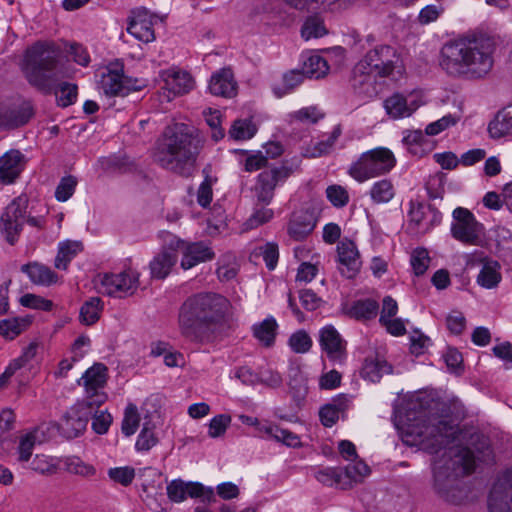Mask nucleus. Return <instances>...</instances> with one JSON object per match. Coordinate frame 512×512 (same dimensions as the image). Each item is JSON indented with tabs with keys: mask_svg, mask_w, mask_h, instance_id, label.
<instances>
[{
	"mask_svg": "<svg viewBox=\"0 0 512 512\" xmlns=\"http://www.w3.org/2000/svg\"><path fill=\"white\" fill-rule=\"evenodd\" d=\"M232 305L223 295L200 292L189 296L180 306V333L194 342H208L226 327Z\"/></svg>",
	"mask_w": 512,
	"mask_h": 512,
	"instance_id": "obj_1",
	"label": "nucleus"
},
{
	"mask_svg": "<svg viewBox=\"0 0 512 512\" xmlns=\"http://www.w3.org/2000/svg\"><path fill=\"white\" fill-rule=\"evenodd\" d=\"M493 54L494 44L489 38H459L442 46L439 66L451 78L479 80L492 70Z\"/></svg>",
	"mask_w": 512,
	"mask_h": 512,
	"instance_id": "obj_2",
	"label": "nucleus"
},
{
	"mask_svg": "<svg viewBox=\"0 0 512 512\" xmlns=\"http://www.w3.org/2000/svg\"><path fill=\"white\" fill-rule=\"evenodd\" d=\"M21 69L27 82L44 94H51L59 80L71 77L61 48L51 41H38L29 46L24 52Z\"/></svg>",
	"mask_w": 512,
	"mask_h": 512,
	"instance_id": "obj_3",
	"label": "nucleus"
},
{
	"mask_svg": "<svg viewBox=\"0 0 512 512\" xmlns=\"http://www.w3.org/2000/svg\"><path fill=\"white\" fill-rule=\"evenodd\" d=\"M404 72L402 59L396 49L389 45H377L354 66L352 86L358 94L373 98L380 90L377 77L397 81Z\"/></svg>",
	"mask_w": 512,
	"mask_h": 512,
	"instance_id": "obj_4",
	"label": "nucleus"
},
{
	"mask_svg": "<svg viewBox=\"0 0 512 512\" xmlns=\"http://www.w3.org/2000/svg\"><path fill=\"white\" fill-rule=\"evenodd\" d=\"M459 429L451 420L421 408L406 414L403 427L404 442L410 446H420L431 454L446 448L458 436Z\"/></svg>",
	"mask_w": 512,
	"mask_h": 512,
	"instance_id": "obj_5",
	"label": "nucleus"
},
{
	"mask_svg": "<svg viewBox=\"0 0 512 512\" xmlns=\"http://www.w3.org/2000/svg\"><path fill=\"white\" fill-rule=\"evenodd\" d=\"M475 457L468 448H450L433 462V489L444 501L459 504L466 497L461 478L474 471Z\"/></svg>",
	"mask_w": 512,
	"mask_h": 512,
	"instance_id": "obj_6",
	"label": "nucleus"
},
{
	"mask_svg": "<svg viewBox=\"0 0 512 512\" xmlns=\"http://www.w3.org/2000/svg\"><path fill=\"white\" fill-rule=\"evenodd\" d=\"M198 154L199 147L187 126L177 123L165 129L158 143L155 159L162 168L189 177Z\"/></svg>",
	"mask_w": 512,
	"mask_h": 512,
	"instance_id": "obj_7",
	"label": "nucleus"
},
{
	"mask_svg": "<svg viewBox=\"0 0 512 512\" xmlns=\"http://www.w3.org/2000/svg\"><path fill=\"white\" fill-rule=\"evenodd\" d=\"M396 165V159L391 150L377 147L360 155L349 169V175L357 182L363 183L369 179L388 174Z\"/></svg>",
	"mask_w": 512,
	"mask_h": 512,
	"instance_id": "obj_8",
	"label": "nucleus"
},
{
	"mask_svg": "<svg viewBox=\"0 0 512 512\" xmlns=\"http://www.w3.org/2000/svg\"><path fill=\"white\" fill-rule=\"evenodd\" d=\"M28 208V197L20 195L14 198L0 216V232L5 240L14 245L23 230V218Z\"/></svg>",
	"mask_w": 512,
	"mask_h": 512,
	"instance_id": "obj_9",
	"label": "nucleus"
},
{
	"mask_svg": "<svg viewBox=\"0 0 512 512\" xmlns=\"http://www.w3.org/2000/svg\"><path fill=\"white\" fill-rule=\"evenodd\" d=\"M453 219L451 235L454 239L466 245H478L481 242L484 227L471 211L457 207L453 211Z\"/></svg>",
	"mask_w": 512,
	"mask_h": 512,
	"instance_id": "obj_10",
	"label": "nucleus"
},
{
	"mask_svg": "<svg viewBox=\"0 0 512 512\" xmlns=\"http://www.w3.org/2000/svg\"><path fill=\"white\" fill-rule=\"evenodd\" d=\"M107 382V368L102 363H96L85 371L80 380L79 385L84 386L85 396L82 402L99 408L107 400V394L104 387Z\"/></svg>",
	"mask_w": 512,
	"mask_h": 512,
	"instance_id": "obj_11",
	"label": "nucleus"
},
{
	"mask_svg": "<svg viewBox=\"0 0 512 512\" xmlns=\"http://www.w3.org/2000/svg\"><path fill=\"white\" fill-rule=\"evenodd\" d=\"M293 171V167L287 166L286 164L262 171L257 176L254 186V194L257 201L268 205L274 197L275 188L283 184Z\"/></svg>",
	"mask_w": 512,
	"mask_h": 512,
	"instance_id": "obj_12",
	"label": "nucleus"
},
{
	"mask_svg": "<svg viewBox=\"0 0 512 512\" xmlns=\"http://www.w3.org/2000/svg\"><path fill=\"white\" fill-rule=\"evenodd\" d=\"M96 407L82 401L74 404L59 422V431L67 439L79 437L87 428Z\"/></svg>",
	"mask_w": 512,
	"mask_h": 512,
	"instance_id": "obj_13",
	"label": "nucleus"
},
{
	"mask_svg": "<svg viewBox=\"0 0 512 512\" xmlns=\"http://www.w3.org/2000/svg\"><path fill=\"white\" fill-rule=\"evenodd\" d=\"M138 278L139 274L131 269L118 274H105L101 278L99 289L109 296L123 298L136 291Z\"/></svg>",
	"mask_w": 512,
	"mask_h": 512,
	"instance_id": "obj_14",
	"label": "nucleus"
},
{
	"mask_svg": "<svg viewBox=\"0 0 512 512\" xmlns=\"http://www.w3.org/2000/svg\"><path fill=\"white\" fill-rule=\"evenodd\" d=\"M421 105V97L416 92H394L383 102L386 114L392 119L410 117Z\"/></svg>",
	"mask_w": 512,
	"mask_h": 512,
	"instance_id": "obj_15",
	"label": "nucleus"
},
{
	"mask_svg": "<svg viewBox=\"0 0 512 512\" xmlns=\"http://www.w3.org/2000/svg\"><path fill=\"white\" fill-rule=\"evenodd\" d=\"M167 496L170 501L181 503L189 496L201 498L203 502H210L214 498L212 488H206L199 482H185L182 479H174L167 484Z\"/></svg>",
	"mask_w": 512,
	"mask_h": 512,
	"instance_id": "obj_16",
	"label": "nucleus"
},
{
	"mask_svg": "<svg viewBox=\"0 0 512 512\" xmlns=\"http://www.w3.org/2000/svg\"><path fill=\"white\" fill-rule=\"evenodd\" d=\"M487 505L489 512H512V469L493 484Z\"/></svg>",
	"mask_w": 512,
	"mask_h": 512,
	"instance_id": "obj_17",
	"label": "nucleus"
},
{
	"mask_svg": "<svg viewBox=\"0 0 512 512\" xmlns=\"http://www.w3.org/2000/svg\"><path fill=\"white\" fill-rule=\"evenodd\" d=\"M409 206V220L422 232H427L442 221L441 212L430 204L411 200Z\"/></svg>",
	"mask_w": 512,
	"mask_h": 512,
	"instance_id": "obj_18",
	"label": "nucleus"
},
{
	"mask_svg": "<svg viewBox=\"0 0 512 512\" xmlns=\"http://www.w3.org/2000/svg\"><path fill=\"white\" fill-rule=\"evenodd\" d=\"M319 343L331 361L341 363L346 358V341L334 326L326 325L320 329Z\"/></svg>",
	"mask_w": 512,
	"mask_h": 512,
	"instance_id": "obj_19",
	"label": "nucleus"
},
{
	"mask_svg": "<svg viewBox=\"0 0 512 512\" xmlns=\"http://www.w3.org/2000/svg\"><path fill=\"white\" fill-rule=\"evenodd\" d=\"M136 82H132L119 70L108 69L106 73H103L100 84L105 95L124 97L131 91L141 88L136 85Z\"/></svg>",
	"mask_w": 512,
	"mask_h": 512,
	"instance_id": "obj_20",
	"label": "nucleus"
},
{
	"mask_svg": "<svg viewBox=\"0 0 512 512\" xmlns=\"http://www.w3.org/2000/svg\"><path fill=\"white\" fill-rule=\"evenodd\" d=\"M34 115V109L29 101H24L17 107L0 105V128L15 129L27 124Z\"/></svg>",
	"mask_w": 512,
	"mask_h": 512,
	"instance_id": "obj_21",
	"label": "nucleus"
},
{
	"mask_svg": "<svg viewBox=\"0 0 512 512\" xmlns=\"http://www.w3.org/2000/svg\"><path fill=\"white\" fill-rule=\"evenodd\" d=\"M25 167V156L16 149L0 157V185L12 184Z\"/></svg>",
	"mask_w": 512,
	"mask_h": 512,
	"instance_id": "obj_22",
	"label": "nucleus"
},
{
	"mask_svg": "<svg viewBox=\"0 0 512 512\" xmlns=\"http://www.w3.org/2000/svg\"><path fill=\"white\" fill-rule=\"evenodd\" d=\"M161 78L164 81V89L168 91L167 98L170 100V94L173 96L182 95L192 90L194 81L191 75L186 71L175 68L167 69L161 72Z\"/></svg>",
	"mask_w": 512,
	"mask_h": 512,
	"instance_id": "obj_23",
	"label": "nucleus"
},
{
	"mask_svg": "<svg viewBox=\"0 0 512 512\" xmlns=\"http://www.w3.org/2000/svg\"><path fill=\"white\" fill-rule=\"evenodd\" d=\"M316 222L317 219L313 210H297L291 215L288 234L297 241L303 240L314 230Z\"/></svg>",
	"mask_w": 512,
	"mask_h": 512,
	"instance_id": "obj_24",
	"label": "nucleus"
},
{
	"mask_svg": "<svg viewBox=\"0 0 512 512\" xmlns=\"http://www.w3.org/2000/svg\"><path fill=\"white\" fill-rule=\"evenodd\" d=\"M337 253L341 274L346 278L354 277L361 266L356 244L350 240H343L337 245Z\"/></svg>",
	"mask_w": 512,
	"mask_h": 512,
	"instance_id": "obj_25",
	"label": "nucleus"
},
{
	"mask_svg": "<svg viewBox=\"0 0 512 512\" xmlns=\"http://www.w3.org/2000/svg\"><path fill=\"white\" fill-rule=\"evenodd\" d=\"M209 90L213 95L226 98L236 94V82L233 73L228 68H223L211 76Z\"/></svg>",
	"mask_w": 512,
	"mask_h": 512,
	"instance_id": "obj_26",
	"label": "nucleus"
},
{
	"mask_svg": "<svg viewBox=\"0 0 512 512\" xmlns=\"http://www.w3.org/2000/svg\"><path fill=\"white\" fill-rule=\"evenodd\" d=\"M214 258V252L203 242L191 243L185 245L181 267L185 270L190 269L201 262Z\"/></svg>",
	"mask_w": 512,
	"mask_h": 512,
	"instance_id": "obj_27",
	"label": "nucleus"
},
{
	"mask_svg": "<svg viewBox=\"0 0 512 512\" xmlns=\"http://www.w3.org/2000/svg\"><path fill=\"white\" fill-rule=\"evenodd\" d=\"M480 271L476 282L485 289L496 288L502 280L501 265L498 261L484 258L480 261Z\"/></svg>",
	"mask_w": 512,
	"mask_h": 512,
	"instance_id": "obj_28",
	"label": "nucleus"
},
{
	"mask_svg": "<svg viewBox=\"0 0 512 512\" xmlns=\"http://www.w3.org/2000/svg\"><path fill=\"white\" fill-rule=\"evenodd\" d=\"M21 271L36 285L50 286L58 280L57 274L50 267L38 262L23 265Z\"/></svg>",
	"mask_w": 512,
	"mask_h": 512,
	"instance_id": "obj_29",
	"label": "nucleus"
},
{
	"mask_svg": "<svg viewBox=\"0 0 512 512\" xmlns=\"http://www.w3.org/2000/svg\"><path fill=\"white\" fill-rule=\"evenodd\" d=\"M488 133L492 139L512 136V107L500 110L488 125Z\"/></svg>",
	"mask_w": 512,
	"mask_h": 512,
	"instance_id": "obj_30",
	"label": "nucleus"
},
{
	"mask_svg": "<svg viewBox=\"0 0 512 512\" xmlns=\"http://www.w3.org/2000/svg\"><path fill=\"white\" fill-rule=\"evenodd\" d=\"M177 260L178 255L174 252L161 250L160 253L154 256L149 264L152 277L157 279L167 277Z\"/></svg>",
	"mask_w": 512,
	"mask_h": 512,
	"instance_id": "obj_31",
	"label": "nucleus"
},
{
	"mask_svg": "<svg viewBox=\"0 0 512 512\" xmlns=\"http://www.w3.org/2000/svg\"><path fill=\"white\" fill-rule=\"evenodd\" d=\"M391 371L392 366L386 360L375 355L365 359L361 374L364 379L376 383L380 381L384 374H389Z\"/></svg>",
	"mask_w": 512,
	"mask_h": 512,
	"instance_id": "obj_32",
	"label": "nucleus"
},
{
	"mask_svg": "<svg viewBox=\"0 0 512 512\" xmlns=\"http://www.w3.org/2000/svg\"><path fill=\"white\" fill-rule=\"evenodd\" d=\"M277 329L278 324L273 316H269L252 326L253 336L265 347L274 345Z\"/></svg>",
	"mask_w": 512,
	"mask_h": 512,
	"instance_id": "obj_33",
	"label": "nucleus"
},
{
	"mask_svg": "<svg viewBox=\"0 0 512 512\" xmlns=\"http://www.w3.org/2000/svg\"><path fill=\"white\" fill-rule=\"evenodd\" d=\"M341 128L339 125L335 126L332 130V132L326 136L325 139H322L310 146H308L304 152H303V156L307 157V158H317V157H322V156H325L327 154H329L336 141L338 140V138L340 137L341 135Z\"/></svg>",
	"mask_w": 512,
	"mask_h": 512,
	"instance_id": "obj_34",
	"label": "nucleus"
},
{
	"mask_svg": "<svg viewBox=\"0 0 512 512\" xmlns=\"http://www.w3.org/2000/svg\"><path fill=\"white\" fill-rule=\"evenodd\" d=\"M82 243L78 241H63L58 245V252L54 261L57 269L67 270L70 262L82 251Z\"/></svg>",
	"mask_w": 512,
	"mask_h": 512,
	"instance_id": "obj_35",
	"label": "nucleus"
},
{
	"mask_svg": "<svg viewBox=\"0 0 512 512\" xmlns=\"http://www.w3.org/2000/svg\"><path fill=\"white\" fill-rule=\"evenodd\" d=\"M395 187L390 179L384 178L375 181L368 192L373 204L380 205L389 203L395 196Z\"/></svg>",
	"mask_w": 512,
	"mask_h": 512,
	"instance_id": "obj_36",
	"label": "nucleus"
},
{
	"mask_svg": "<svg viewBox=\"0 0 512 512\" xmlns=\"http://www.w3.org/2000/svg\"><path fill=\"white\" fill-rule=\"evenodd\" d=\"M127 31L145 43L151 42L155 38L151 22L146 20L141 13H137L131 18Z\"/></svg>",
	"mask_w": 512,
	"mask_h": 512,
	"instance_id": "obj_37",
	"label": "nucleus"
},
{
	"mask_svg": "<svg viewBox=\"0 0 512 512\" xmlns=\"http://www.w3.org/2000/svg\"><path fill=\"white\" fill-rule=\"evenodd\" d=\"M342 471V489L351 488L354 484L362 482L363 479L370 474L369 466L361 460L347 465L344 469H342Z\"/></svg>",
	"mask_w": 512,
	"mask_h": 512,
	"instance_id": "obj_38",
	"label": "nucleus"
},
{
	"mask_svg": "<svg viewBox=\"0 0 512 512\" xmlns=\"http://www.w3.org/2000/svg\"><path fill=\"white\" fill-rule=\"evenodd\" d=\"M324 118V113L317 106L303 107L297 111L291 112L287 116L290 125H311Z\"/></svg>",
	"mask_w": 512,
	"mask_h": 512,
	"instance_id": "obj_39",
	"label": "nucleus"
},
{
	"mask_svg": "<svg viewBox=\"0 0 512 512\" xmlns=\"http://www.w3.org/2000/svg\"><path fill=\"white\" fill-rule=\"evenodd\" d=\"M63 465L66 472L81 477H92L96 474V469L93 465L84 462L78 456H66L59 460Z\"/></svg>",
	"mask_w": 512,
	"mask_h": 512,
	"instance_id": "obj_40",
	"label": "nucleus"
},
{
	"mask_svg": "<svg viewBox=\"0 0 512 512\" xmlns=\"http://www.w3.org/2000/svg\"><path fill=\"white\" fill-rule=\"evenodd\" d=\"M102 310V300L99 297H92L81 306L79 319L87 326L93 325L99 320Z\"/></svg>",
	"mask_w": 512,
	"mask_h": 512,
	"instance_id": "obj_41",
	"label": "nucleus"
},
{
	"mask_svg": "<svg viewBox=\"0 0 512 512\" xmlns=\"http://www.w3.org/2000/svg\"><path fill=\"white\" fill-rule=\"evenodd\" d=\"M379 305L375 300L364 299L353 303L349 314L358 320H369L378 313Z\"/></svg>",
	"mask_w": 512,
	"mask_h": 512,
	"instance_id": "obj_42",
	"label": "nucleus"
},
{
	"mask_svg": "<svg viewBox=\"0 0 512 512\" xmlns=\"http://www.w3.org/2000/svg\"><path fill=\"white\" fill-rule=\"evenodd\" d=\"M329 66L327 61L319 55L309 56L303 63L302 72L309 78H321L327 74Z\"/></svg>",
	"mask_w": 512,
	"mask_h": 512,
	"instance_id": "obj_43",
	"label": "nucleus"
},
{
	"mask_svg": "<svg viewBox=\"0 0 512 512\" xmlns=\"http://www.w3.org/2000/svg\"><path fill=\"white\" fill-rule=\"evenodd\" d=\"M56 95L57 103L61 107H68L77 100L78 87L69 82L55 83L53 91Z\"/></svg>",
	"mask_w": 512,
	"mask_h": 512,
	"instance_id": "obj_44",
	"label": "nucleus"
},
{
	"mask_svg": "<svg viewBox=\"0 0 512 512\" xmlns=\"http://www.w3.org/2000/svg\"><path fill=\"white\" fill-rule=\"evenodd\" d=\"M29 325V321L22 318H11L0 321V335L8 340H13L20 335L26 327Z\"/></svg>",
	"mask_w": 512,
	"mask_h": 512,
	"instance_id": "obj_45",
	"label": "nucleus"
},
{
	"mask_svg": "<svg viewBox=\"0 0 512 512\" xmlns=\"http://www.w3.org/2000/svg\"><path fill=\"white\" fill-rule=\"evenodd\" d=\"M304 77V73L298 70H292L284 74L282 86L273 87L274 94L277 97H282L292 92L296 87H298L303 82Z\"/></svg>",
	"mask_w": 512,
	"mask_h": 512,
	"instance_id": "obj_46",
	"label": "nucleus"
},
{
	"mask_svg": "<svg viewBox=\"0 0 512 512\" xmlns=\"http://www.w3.org/2000/svg\"><path fill=\"white\" fill-rule=\"evenodd\" d=\"M257 129L252 121L247 119L235 120L229 130V137L234 140H248L251 139Z\"/></svg>",
	"mask_w": 512,
	"mask_h": 512,
	"instance_id": "obj_47",
	"label": "nucleus"
},
{
	"mask_svg": "<svg viewBox=\"0 0 512 512\" xmlns=\"http://www.w3.org/2000/svg\"><path fill=\"white\" fill-rule=\"evenodd\" d=\"M203 173L205 174V178L198 188L197 202L201 207L207 208L212 201V186L216 183L217 178L209 175L207 168L203 169Z\"/></svg>",
	"mask_w": 512,
	"mask_h": 512,
	"instance_id": "obj_48",
	"label": "nucleus"
},
{
	"mask_svg": "<svg viewBox=\"0 0 512 512\" xmlns=\"http://www.w3.org/2000/svg\"><path fill=\"white\" fill-rule=\"evenodd\" d=\"M315 478L326 486H337L342 489L343 471L341 468L326 467L315 473Z\"/></svg>",
	"mask_w": 512,
	"mask_h": 512,
	"instance_id": "obj_49",
	"label": "nucleus"
},
{
	"mask_svg": "<svg viewBox=\"0 0 512 512\" xmlns=\"http://www.w3.org/2000/svg\"><path fill=\"white\" fill-rule=\"evenodd\" d=\"M139 423H140V415L138 413V409H137L136 405L129 404L126 407L125 412H124V418H123L122 426H121L122 433L125 436L133 435L137 431V429L139 427Z\"/></svg>",
	"mask_w": 512,
	"mask_h": 512,
	"instance_id": "obj_50",
	"label": "nucleus"
},
{
	"mask_svg": "<svg viewBox=\"0 0 512 512\" xmlns=\"http://www.w3.org/2000/svg\"><path fill=\"white\" fill-rule=\"evenodd\" d=\"M312 339L305 330H298L288 340L291 350L298 354L307 353L312 347Z\"/></svg>",
	"mask_w": 512,
	"mask_h": 512,
	"instance_id": "obj_51",
	"label": "nucleus"
},
{
	"mask_svg": "<svg viewBox=\"0 0 512 512\" xmlns=\"http://www.w3.org/2000/svg\"><path fill=\"white\" fill-rule=\"evenodd\" d=\"M266 433L276 441L282 442L289 447H296L300 445L299 437L296 434L277 425H271L267 427Z\"/></svg>",
	"mask_w": 512,
	"mask_h": 512,
	"instance_id": "obj_52",
	"label": "nucleus"
},
{
	"mask_svg": "<svg viewBox=\"0 0 512 512\" xmlns=\"http://www.w3.org/2000/svg\"><path fill=\"white\" fill-rule=\"evenodd\" d=\"M239 271V266L233 255H226L219 262L217 275L221 281H230L234 279Z\"/></svg>",
	"mask_w": 512,
	"mask_h": 512,
	"instance_id": "obj_53",
	"label": "nucleus"
},
{
	"mask_svg": "<svg viewBox=\"0 0 512 512\" xmlns=\"http://www.w3.org/2000/svg\"><path fill=\"white\" fill-rule=\"evenodd\" d=\"M37 437L35 432H28L20 437L19 445L17 448L18 461L27 463L33 453Z\"/></svg>",
	"mask_w": 512,
	"mask_h": 512,
	"instance_id": "obj_54",
	"label": "nucleus"
},
{
	"mask_svg": "<svg viewBox=\"0 0 512 512\" xmlns=\"http://www.w3.org/2000/svg\"><path fill=\"white\" fill-rule=\"evenodd\" d=\"M29 468L42 475H52L57 471V464L54 463L53 458L37 454L29 464Z\"/></svg>",
	"mask_w": 512,
	"mask_h": 512,
	"instance_id": "obj_55",
	"label": "nucleus"
},
{
	"mask_svg": "<svg viewBox=\"0 0 512 512\" xmlns=\"http://www.w3.org/2000/svg\"><path fill=\"white\" fill-rule=\"evenodd\" d=\"M326 33L323 21L317 17L308 18L301 29V35L305 40L319 38Z\"/></svg>",
	"mask_w": 512,
	"mask_h": 512,
	"instance_id": "obj_56",
	"label": "nucleus"
},
{
	"mask_svg": "<svg viewBox=\"0 0 512 512\" xmlns=\"http://www.w3.org/2000/svg\"><path fill=\"white\" fill-rule=\"evenodd\" d=\"M430 257L425 248H416L411 253L410 264L415 275H423L429 267Z\"/></svg>",
	"mask_w": 512,
	"mask_h": 512,
	"instance_id": "obj_57",
	"label": "nucleus"
},
{
	"mask_svg": "<svg viewBox=\"0 0 512 512\" xmlns=\"http://www.w3.org/2000/svg\"><path fill=\"white\" fill-rule=\"evenodd\" d=\"M77 178L68 175L63 177L55 190V198L60 202H65L72 197L77 186Z\"/></svg>",
	"mask_w": 512,
	"mask_h": 512,
	"instance_id": "obj_58",
	"label": "nucleus"
},
{
	"mask_svg": "<svg viewBox=\"0 0 512 512\" xmlns=\"http://www.w3.org/2000/svg\"><path fill=\"white\" fill-rule=\"evenodd\" d=\"M326 197L337 208L346 206L349 202V194L341 185H330L326 189Z\"/></svg>",
	"mask_w": 512,
	"mask_h": 512,
	"instance_id": "obj_59",
	"label": "nucleus"
},
{
	"mask_svg": "<svg viewBox=\"0 0 512 512\" xmlns=\"http://www.w3.org/2000/svg\"><path fill=\"white\" fill-rule=\"evenodd\" d=\"M108 476L114 482L128 486L135 478V469L130 466L110 468Z\"/></svg>",
	"mask_w": 512,
	"mask_h": 512,
	"instance_id": "obj_60",
	"label": "nucleus"
},
{
	"mask_svg": "<svg viewBox=\"0 0 512 512\" xmlns=\"http://www.w3.org/2000/svg\"><path fill=\"white\" fill-rule=\"evenodd\" d=\"M231 423V416L228 414H219L213 417L209 423L208 435L211 438H217L226 432Z\"/></svg>",
	"mask_w": 512,
	"mask_h": 512,
	"instance_id": "obj_61",
	"label": "nucleus"
},
{
	"mask_svg": "<svg viewBox=\"0 0 512 512\" xmlns=\"http://www.w3.org/2000/svg\"><path fill=\"white\" fill-rule=\"evenodd\" d=\"M274 212L270 208L261 207L255 209L252 215L245 222L246 229H254L269 222L273 218Z\"/></svg>",
	"mask_w": 512,
	"mask_h": 512,
	"instance_id": "obj_62",
	"label": "nucleus"
},
{
	"mask_svg": "<svg viewBox=\"0 0 512 512\" xmlns=\"http://www.w3.org/2000/svg\"><path fill=\"white\" fill-rule=\"evenodd\" d=\"M258 254L263 257V260L266 264V267L269 270H274L279 258L278 246L275 243H266L263 246H260L258 249Z\"/></svg>",
	"mask_w": 512,
	"mask_h": 512,
	"instance_id": "obj_63",
	"label": "nucleus"
},
{
	"mask_svg": "<svg viewBox=\"0 0 512 512\" xmlns=\"http://www.w3.org/2000/svg\"><path fill=\"white\" fill-rule=\"evenodd\" d=\"M157 438L151 428L144 425L140 434L137 437L135 448L138 451H149L157 444Z\"/></svg>",
	"mask_w": 512,
	"mask_h": 512,
	"instance_id": "obj_64",
	"label": "nucleus"
}]
</instances>
